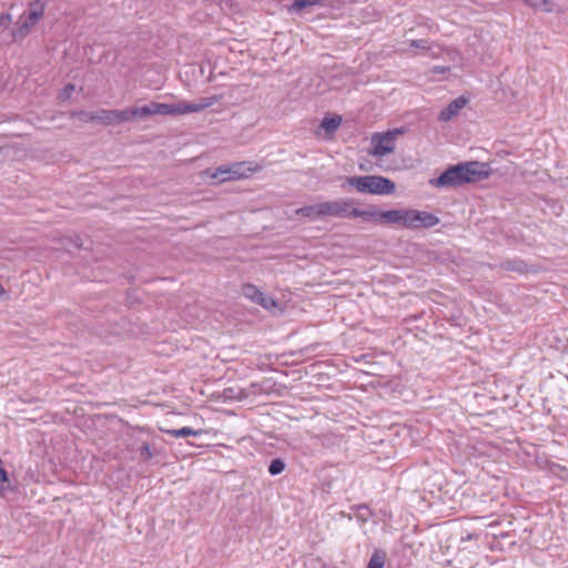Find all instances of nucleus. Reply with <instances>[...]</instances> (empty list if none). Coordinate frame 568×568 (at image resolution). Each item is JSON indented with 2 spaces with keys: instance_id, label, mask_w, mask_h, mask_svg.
<instances>
[{
  "instance_id": "nucleus-21",
  "label": "nucleus",
  "mask_w": 568,
  "mask_h": 568,
  "mask_svg": "<svg viewBox=\"0 0 568 568\" xmlns=\"http://www.w3.org/2000/svg\"><path fill=\"white\" fill-rule=\"evenodd\" d=\"M284 469H285V463L282 458H274L271 460V463L268 465V473L272 476L280 475L281 473L284 471Z\"/></svg>"
},
{
  "instance_id": "nucleus-11",
  "label": "nucleus",
  "mask_w": 568,
  "mask_h": 568,
  "mask_svg": "<svg viewBox=\"0 0 568 568\" xmlns=\"http://www.w3.org/2000/svg\"><path fill=\"white\" fill-rule=\"evenodd\" d=\"M346 186L354 187L359 193L368 194V175L347 176L342 184V187Z\"/></svg>"
},
{
  "instance_id": "nucleus-6",
  "label": "nucleus",
  "mask_w": 568,
  "mask_h": 568,
  "mask_svg": "<svg viewBox=\"0 0 568 568\" xmlns=\"http://www.w3.org/2000/svg\"><path fill=\"white\" fill-rule=\"evenodd\" d=\"M322 203L323 217L332 216L339 219L351 217V206L353 202L346 199H338L335 201H325Z\"/></svg>"
},
{
  "instance_id": "nucleus-25",
  "label": "nucleus",
  "mask_w": 568,
  "mask_h": 568,
  "mask_svg": "<svg viewBox=\"0 0 568 568\" xmlns=\"http://www.w3.org/2000/svg\"><path fill=\"white\" fill-rule=\"evenodd\" d=\"M356 510H357V517L358 519H361L362 521H367L368 518L371 517L372 513L369 510V508L366 506V505H358L356 507Z\"/></svg>"
},
{
  "instance_id": "nucleus-16",
  "label": "nucleus",
  "mask_w": 568,
  "mask_h": 568,
  "mask_svg": "<svg viewBox=\"0 0 568 568\" xmlns=\"http://www.w3.org/2000/svg\"><path fill=\"white\" fill-rule=\"evenodd\" d=\"M527 6L537 10L540 9L545 12L551 13L555 11V3L550 0H523Z\"/></svg>"
},
{
  "instance_id": "nucleus-27",
  "label": "nucleus",
  "mask_w": 568,
  "mask_h": 568,
  "mask_svg": "<svg viewBox=\"0 0 568 568\" xmlns=\"http://www.w3.org/2000/svg\"><path fill=\"white\" fill-rule=\"evenodd\" d=\"M73 91H74V85H73L72 83H68V84L63 88V90H62V92H61V97H62L63 99H69V98L71 97V94H72V92H73Z\"/></svg>"
},
{
  "instance_id": "nucleus-26",
  "label": "nucleus",
  "mask_w": 568,
  "mask_h": 568,
  "mask_svg": "<svg viewBox=\"0 0 568 568\" xmlns=\"http://www.w3.org/2000/svg\"><path fill=\"white\" fill-rule=\"evenodd\" d=\"M11 21H12V17H11V14H10V13H2V14L0 16V27H2V28H4V29H6V28H8V27H9V24L11 23Z\"/></svg>"
},
{
  "instance_id": "nucleus-17",
  "label": "nucleus",
  "mask_w": 568,
  "mask_h": 568,
  "mask_svg": "<svg viewBox=\"0 0 568 568\" xmlns=\"http://www.w3.org/2000/svg\"><path fill=\"white\" fill-rule=\"evenodd\" d=\"M386 559V552L381 549H376L368 561L367 568H384Z\"/></svg>"
},
{
  "instance_id": "nucleus-10",
  "label": "nucleus",
  "mask_w": 568,
  "mask_h": 568,
  "mask_svg": "<svg viewBox=\"0 0 568 568\" xmlns=\"http://www.w3.org/2000/svg\"><path fill=\"white\" fill-rule=\"evenodd\" d=\"M386 211H368L353 207V205L351 206V217H363L367 221H375L381 224H390L383 217Z\"/></svg>"
},
{
  "instance_id": "nucleus-12",
  "label": "nucleus",
  "mask_w": 568,
  "mask_h": 568,
  "mask_svg": "<svg viewBox=\"0 0 568 568\" xmlns=\"http://www.w3.org/2000/svg\"><path fill=\"white\" fill-rule=\"evenodd\" d=\"M498 267L518 274H525L529 271L527 263L520 258L503 261Z\"/></svg>"
},
{
  "instance_id": "nucleus-8",
  "label": "nucleus",
  "mask_w": 568,
  "mask_h": 568,
  "mask_svg": "<svg viewBox=\"0 0 568 568\" xmlns=\"http://www.w3.org/2000/svg\"><path fill=\"white\" fill-rule=\"evenodd\" d=\"M242 291L246 298L251 300L252 302L261 305L266 310H271L276 306V301L273 297L267 296L253 284L243 285Z\"/></svg>"
},
{
  "instance_id": "nucleus-30",
  "label": "nucleus",
  "mask_w": 568,
  "mask_h": 568,
  "mask_svg": "<svg viewBox=\"0 0 568 568\" xmlns=\"http://www.w3.org/2000/svg\"><path fill=\"white\" fill-rule=\"evenodd\" d=\"M4 294V288L2 287V285L0 284V296Z\"/></svg>"
},
{
  "instance_id": "nucleus-24",
  "label": "nucleus",
  "mask_w": 568,
  "mask_h": 568,
  "mask_svg": "<svg viewBox=\"0 0 568 568\" xmlns=\"http://www.w3.org/2000/svg\"><path fill=\"white\" fill-rule=\"evenodd\" d=\"M72 118H78L83 122H95V112L81 111L73 113Z\"/></svg>"
},
{
  "instance_id": "nucleus-19",
  "label": "nucleus",
  "mask_w": 568,
  "mask_h": 568,
  "mask_svg": "<svg viewBox=\"0 0 568 568\" xmlns=\"http://www.w3.org/2000/svg\"><path fill=\"white\" fill-rule=\"evenodd\" d=\"M230 170H231V175H229V178L231 180H237V179L247 176L244 162H236V163L231 164Z\"/></svg>"
},
{
  "instance_id": "nucleus-1",
  "label": "nucleus",
  "mask_w": 568,
  "mask_h": 568,
  "mask_svg": "<svg viewBox=\"0 0 568 568\" xmlns=\"http://www.w3.org/2000/svg\"><path fill=\"white\" fill-rule=\"evenodd\" d=\"M217 99L215 97L201 98L199 102L180 101L178 103L151 102L143 106L129 108L124 110H99L95 112V122L104 125H114L136 118H146L150 115H180L193 112H200L212 106Z\"/></svg>"
},
{
  "instance_id": "nucleus-18",
  "label": "nucleus",
  "mask_w": 568,
  "mask_h": 568,
  "mask_svg": "<svg viewBox=\"0 0 568 568\" xmlns=\"http://www.w3.org/2000/svg\"><path fill=\"white\" fill-rule=\"evenodd\" d=\"M342 119L338 115L335 116H326L323 119L321 123V128H323L326 132L332 133L335 132L341 125Z\"/></svg>"
},
{
  "instance_id": "nucleus-5",
  "label": "nucleus",
  "mask_w": 568,
  "mask_h": 568,
  "mask_svg": "<svg viewBox=\"0 0 568 568\" xmlns=\"http://www.w3.org/2000/svg\"><path fill=\"white\" fill-rule=\"evenodd\" d=\"M400 133L399 130L388 131L386 133H376L372 136V143L374 144L371 154L376 158L385 156L393 153L395 150V136Z\"/></svg>"
},
{
  "instance_id": "nucleus-14",
  "label": "nucleus",
  "mask_w": 568,
  "mask_h": 568,
  "mask_svg": "<svg viewBox=\"0 0 568 568\" xmlns=\"http://www.w3.org/2000/svg\"><path fill=\"white\" fill-rule=\"evenodd\" d=\"M160 429H161V432L169 434L170 436L175 437V438L187 437V436L197 437L205 433V430H203V429H193V428L186 427V426L179 428V429H164V428H160Z\"/></svg>"
},
{
  "instance_id": "nucleus-3",
  "label": "nucleus",
  "mask_w": 568,
  "mask_h": 568,
  "mask_svg": "<svg viewBox=\"0 0 568 568\" xmlns=\"http://www.w3.org/2000/svg\"><path fill=\"white\" fill-rule=\"evenodd\" d=\"M383 217L390 224H398L406 229H429L439 223V219L429 212L413 209L389 210Z\"/></svg>"
},
{
  "instance_id": "nucleus-20",
  "label": "nucleus",
  "mask_w": 568,
  "mask_h": 568,
  "mask_svg": "<svg viewBox=\"0 0 568 568\" xmlns=\"http://www.w3.org/2000/svg\"><path fill=\"white\" fill-rule=\"evenodd\" d=\"M318 2L320 0H294L290 7V11L297 13L307 7L317 4Z\"/></svg>"
},
{
  "instance_id": "nucleus-28",
  "label": "nucleus",
  "mask_w": 568,
  "mask_h": 568,
  "mask_svg": "<svg viewBox=\"0 0 568 568\" xmlns=\"http://www.w3.org/2000/svg\"><path fill=\"white\" fill-rule=\"evenodd\" d=\"M450 71V67H444V65H435L432 69V72L435 74H444L446 72Z\"/></svg>"
},
{
  "instance_id": "nucleus-22",
  "label": "nucleus",
  "mask_w": 568,
  "mask_h": 568,
  "mask_svg": "<svg viewBox=\"0 0 568 568\" xmlns=\"http://www.w3.org/2000/svg\"><path fill=\"white\" fill-rule=\"evenodd\" d=\"M139 452H140V458L143 462H148V460L152 459L154 456L151 450V447L148 443H142L139 448Z\"/></svg>"
},
{
  "instance_id": "nucleus-7",
  "label": "nucleus",
  "mask_w": 568,
  "mask_h": 568,
  "mask_svg": "<svg viewBox=\"0 0 568 568\" xmlns=\"http://www.w3.org/2000/svg\"><path fill=\"white\" fill-rule=\"evenodd\" d=\"M396 191L395 183L382 175H368V194L389 195Z\"/></svg>"
},
{
  "instance_id": "nucleus-9",
  "label": "nucleus",
  "mask_w": 568,
  "mask_h": 568,
  "mask_svg": "<svg viewBox=\"0 0 568 568\" xmlns=\"http://www.w3.org/2000/svg\"><path fill=\"white\" fill-rule=\"evenodd\" d=\"M467 102L468 100L465 97H458L450 101L449 104L439 112L438 120L440 122L450 121L460 112L463 108L466 106Z\"/></svg>"
},
{
  "instance_id": "nucleus-13",
  "label": "nucleus",
  "mask_w": 568,
  "mask_h": 568,
  "mask_svg": "<svg viewBox=\"0 0 568 568\" xmlns=\"http://www.w3.org/2000/svg\"><path fill=\"white\" fill-rule=\"evenodd\" d=\"M295 214L307 217L311 221L321 219L323 217L322 203L302 206L295 211Z\"/></svg>"
},
{
  "instance_id": "nucleus-4",
  "label": "nucleus",
  "mask_w": 568,
  "mask_h": 568,
  "mask_svg": "<svg viewBox=\"0 0 568 568\" xmlns=\"http://www.w3.org/2000/svg\"><path fill=\"white\" fill-rule=\"evenodd\" d=\"M47 8V0H33L29 2L28 10L21 17L22 22L12 32L14 40L24 39L31 29L43 18Z\"/></svg>"
},
{
  "instance_id": "nucleus-15",
  "label": "nucleus",
  "mask_w": 568,
  "mask_h": 568,
  "mask_svg": "<svg viewBox=\"0 0 568 568\" xmlns=\"http://www.w3.org/2000/svg\"><path fill=\"white\" fill-rule=\"evenodd\" d=\"M210 174V178L219 181L220 183L231 181L229 175H231L230 165H222L214 169L212 172L210 170L206 171Z\"/></svg>"
},
{
  "instance_id": "nucleus-23",
  "label": "nucleus",
  "mask_w": 568,
  "mask_h": 568,
  "mask_svg": "<svg viewBox=\"0 0 568 568\" xmlns=\"http://www.w3.org/2000/svg\"><path fill=\"white\" fill-rule=\"evenodd\" d=\"M409 47L410 48H415V49H419V50H423V51H428L430 50V42L426 39H418V40H410L409 41Z\"/></svg>"
},
{
  "instance_id": "nucleus-31",
  "label": "nucleus",
  "mask_w": 568,
  "mask_h": 568,
  "mask_svg": "<svg viewBox=\"0 0 568 568\" xmlns=\"http://www.w3.org/2000/svg\"><path fill=\"white\" fill-rule=\"evenodd\" d=\"M471 538H473V535H471V534H469V535L467 536V538H466V539H467V540H470Z\"/></svg>"
},
{
  "instance_id": "nucleus-2",
  "label": "nucleus",
  "mask_w": 568,
  "mask_h": 568,
  "mask_svg": "<svg viewBox=\"0 0 568 568\" xmlns=\"http://www.w3.org/2000/svg\"><path fill=\"white\" fill-rule=\"evenodd\" d=\"M486 166L478 161L450 165L438 178L430 179L429 184L435 187H456L465 183L478 182L488 176Z\"/></svg>"
},
{
  "instance_id": "nucleus-29",
  "label": "nucleus",
  "mask_w": 568,
  "mask_h": 568,
  "mask_svg": "<svg viewBox=\"0 0 568 568\" xmlns=\"http://www.w3.org/2000/svg\"><path fill=\"white\" fill-rule=\"evenodd\" d=\"M72 242L75 247H78V248L82 247V242L79 236H77Z\"/></svg>"
}]
</instances>
